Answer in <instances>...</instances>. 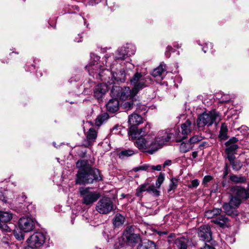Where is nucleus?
<instances>
[{
  "label": "nucleus",
  "mask_w": 249,
  "mask_h": 249,
  "mask_svg": "<svg viewBox=\"0 0 249 249\" xmlns=\"http://www.w3.org/2000/svg\"><path fill=\"white\" fill-rule=\"evenodd\" d=\"M136 138L132 139L136 140L135 145L140 150L143 152H147L150 154H153L159 149H160L163 145L171 140V138L174 135L172 132H168L164 130L160 132L157 136L154 134H150L146 135L150 129V125L147 124L145 127L138 129L136 126Z\"/></svg>",
  "instance_id": "f257e3e1"
},
{
  "label": "nucleus",
  "mask_w": 249,
  "mask_h": 249,
  "mask_svg": "<svg viewBox=\"0 0 249 249\" xmlns=\"http://www.w3.org/2000/svg\"><path fill=\"white\" fill-rule=\"evenodd\" d=\"M92 59L87 69L89 74L94 78L100 79L109 84L114 83L113 79L117 82H123L125 81V74L124 71L121 70L118 73H112L108 69L101 68V65L98 63L100 59L98 56H94Z\"/></svg>",
  "instance_id": "f03ea898"
},
{
  "label": "nucleus",
  "mask_w": 249,
  "mask_h": 249,
  "mask_svg": "<svg viewBox=\"0 0 249 249\" xmlns=\"http://www.w3.org/2000/svg\"><path fill=\"white\" fill-rule=\"evenodd\" d=\"M76 167L79 169L76 175L77 184L92 183L94 180L97 181L102 179L99 170L91 168L87 160H78L76 162Z\"/></svg>",
  "instance_id": "7ed1b4c3"
},
{
  "label": "nucleus",
  "mask_w": 249,
  "mask_h": 249,
  "mask_svg": "<svg viewBox=\"0 0 249 249\" xmlns=\"http://www.w3.org/2000/svg\"><path fill=\"white\" fill-rule=\"evenodd\" d=\"M220 120L219 113L213 110L208 113L204 112L200 115L196 121V124L198 128L203 127L205 125H212L216 120Z\"/></svg>",
  "instance_id": "20e7f679"
},
{
  "label": "nucleus",
  "mask_w": 249,
  "mask_h": 249,
  "mask_svg": "<svg viewBox=\"0 0 249 249\" xmlns=\"http://www.w3.org/2000/svg\"><path fill=\"white\" fill-rule=\"evenodd\" d=\"M149 76H145L141 72H137L130 79V85L133 87V92H138L147 86V79Z\"/></svg>",
  "instance_id": "39448f33"
},
{
  "label": "nucleus",
  "mask_w": 249,
  "mask_h": 249,
  "mask_svg": "<svg viewBox=\"0 0 249 249\" xmlns=\"http://www.w3.org/2000/svg\"><path fill=\"white\" fill-rule=\"evenodd\" d=\"M181 130L178 129L176 131L175 129L166 130L164 131L168 132H172L173 133L172 139L174 137H176L179 140H182L185 139L188 135L191 132L192 129V122L188 119L184 123L181 125Z\"/></svg>",
  "instance_id": "423d86ee"
},
{
  "label": "nucleus",
  "mask_w": 249,
  "mask_h": 249,
  "mask_svg": "<svg viewBox=\"0 0 249 249\" xmlns=\"http://www.w3.org/2000/svg\"><path fill=\"white\" fill-rule=\"evenodd\" d=\"M114 210L112 199L107 197L100 199L96 205V210L100 214H108Z\"/></svg>",
  "instance_id": "0eeeda50"
},
{
  "label": "nucleus",
  "mask_w": 249,
  "mask_h": 249,
  "mask_svg": "<svg viewBox=\"0 0 249 249\" xmlns=\"http://www.w3.org/2000/svg\"><path fill=\"white\" fill-rule=\"evenodd\" d=\"M80 193L82 196V203L86 205H92L100 196L98 193L89 191V188H81Z\"/></svg>",
  "instance_id": "6e6552de"
},
{
  "label": "nucleus",
  "mask_w": 249,
  "mask_h": 249,
  "mask_svg": "<svg viewBox=\"0 0 249 249\" xmlns=\"http://www.w3.org/2000/svg\"><path fill=\"white\" fill-rule=\"evenodd\" d=\"M128 123L130 124L129 127V131L128 134L132 138L137 137V133H136V126L142 123V117L138 114L133 113L128 117Z\"/></svg>",
  "instance_id": "1a4fd4ad"
},
{
  "label": "nucleus",
  "mask_w": 249,
  "mask_h": 249,
  "mask_svg": "<svg viewBox=\"0 0 249 249\" xmlns=\"http://www.w3.org/2000/svg\"><path fill=\"white\" fill-rule=\"evenodd\" d=\"M46 239L45 235L43 233H34L27 239V242L29 247L25 249L40 247L44 243Z\"/></svg>",
  "instance_id": "9d476101"
},
{
  "label": "nucleus",
  "mask_w": 249,
  "mask_h": 249,
  "mask_svg": "<svg viewBox=\"0 0 249 249\" xmlns=\"http://www.w3.org/2000/svg\"><path fill=\"white\" fill-rule=\"evenodd\" d=\"M136 51L135 46L132 44H126L116 51L115 58L116 59L123 60L126 56L134 54Z\"/></svg>",
  "instance_id": "9b49d317"
},
{
  "label": "nucleus",
  "mask_w": 249,
  "mask_h": 249,
  "mask_svg": "<svg viewBox=\"0 0 249 249\" xmlns=\"http://www.w3.org/2000/svg\"><path fill=\"white\" fill-rule=\"evenodd\" d=\"M20 229L24 232H30L33 230L35 227V222L29 217H23L19 220Z\"/></svg>",
  "instance_id": "f8f14e48"
},
{
  "label": "nucleus",
  "mask_w": 249,
  "mask_h": 249,
  "mask_svg": "<svg viewBox=\"0 0 249 249\" xmlns=\"http://www.w3.org/2000/svg\"><path fill=\"white\" fill-rule=\"evenodd\" d=\"M198 235L201 240L205 242H209L212 238V233L210 227L208 225L200 226L198 231Z\"/></svg>",
  "instance_id": "ddd939ff"
},
{
  "label": "nucleus",
  "mask_w": 249,
  "mask_h": 249,
  "mask_svg": "<svg viewBox=\"0 0 249 249\" xmlns=\"http://www.w3.org/2000/svg\"><path fill=\"white\" fill-rule=\"evenodd\" d=\"M231 191L242 201L247 200L249 198V191L245 188L236 186L231 187Z\"/></svg>",
  "instance_id": "4468645a"
},
{
  "label": "nucleus",
  "mask_w": 249,
  "mask_h": 249,
  "mask_svg": "<svg viewBox=\"0 0 249 249\" xmlns=\"http://www.w3.org/2000/svg\"><path fill=\"white\" fill-rule=\"evenodd\" d=\"M138 93L133 92V88L131 89L129 87H125L122 89L120 94V99L123 100L135 99Z\"/></svg>",
  "instance_id": "2eb2a0df"
},
{
  "label": "nucleus",
  "mask_w": 249,
  "mask_h": 249,
  "mask_svg": "<svg viewBox=\"0 0 249 249\" xmlns=\"http://www.w3.org/2000/svg\"><path fill=\"white\" fill-rule=\"evenodd\" d=\"M97 138L96 131L92 129H89L86 135V139L84 142L83 145L85 147H89L92 144Z\"/></svg>",
  "instance_id": "dca6fc26"
},
{
  "label": "nucleus",
  "mask_w": 249,
  "mask_h": 249,
  "mask_svg": "<svg viewBox=\"0 0 249 249\" xmlns=\"http://www.w3.org/2000/svg\"><path fill=\"white\" fill-rule=\"evenodd\" d=\"M107 86L105 84L97 85L94 90V95L98 99L100 100L107 91Z\"/></svg>",
  "instance_id": "f3484780"
},
{
  "label": "nucleus",
  "mask_w": 249,
  "mask_h": 249,
  "mask_svg": "<svg viewBox=\"0 0 249 249\" xmlns=\"http://www.w3.org/2000/svg\"><path fill=\"white\" fill-rule=\"evenodd\" d=\"M238 141V139L235 137H232L231 139H230L225 143V145L226 146L225 152H235L236 150L238 148V146L236 144Z\"/></svg>",
  "instance_id": "a211bd4d"
},
{
  "label": "nucleus",
  "mask_w": 249,
  "mask_h": 249,
  "mask_svg": "<svg viewBox=\"0 0 249 249\" xmlns=\"http://www.w3.org/2000/svg\"><path fill=\"white\" fill-rule=\"evenodd\" d=\"M108 111L114 112L118 110L119 108V103L117 99H110L106 105Z\"/></svg>",
  "instance_id": "6ab92c4d"
},
{
  "label": "nucleus",
  "mask_w": 249,
  "mask_h": 249,
  "mask_svg": "<svg viewBox=\"0 0 249 249\" xmlns=\"http://www.w3.org/2000/svg\"><path fill=\"white\" fill-rule=\"evenodd\" d=\"M139 104V101H137L136 98H135V99H131L123 102L122 104V107L124 109L128 111L132 109L134 106H138Z\"/></svg>",
  "instance_id": "aec40b11"
},
{
  "label": "nucleus",
  "mask_w": 249,
  "mask_h": 249,
  "mask_svg": "<svg viewBox=\"0 0 249 249\" xmlns=\"http://www.w3.org/2000/svg\"><path fill=\"white\" fill-rule=\"evenodd\" d=\"M214 224L218 225L219 227L224 228L227 226L229 219L224 215H219L218 217L212 221Z\"/></svg>",
  "instance_id": "412c9836"
},
{
  "label": "nucleus",
  "mask_w": 249,
  "mask_h": 249,
  "mask_svg": "<svg viewBox=\"0 0 249 249\" xmlns=\"http://www.w3.org/2000/svg\"><path fill=\"white\" fill-rule=\"evenodd\" d=\"M13 217L12 213L9 211H0V221L7 223L10 221Z\"/></svg>",
  "instance_id": "4be33fe9"
},
{
  "label": "nucleus",
  "mask_w": 249,
  "mask_h": 249,
  "mask_svg": "<svg viewBox=\"0 0 249 249\" xmlns=\"http://www.w3.org/2000/svg\"><path fill=\"white\" fill-rule=\"evenodd\" d=\"M165 66L161 64L158 67L155 69L151 73V75L154 77H159L160 79H163V75L165 72Z\"/></svg>",
  "instance_id": "5701e85b"
},
{
  "label": "nucleus",
  "mask_w": 249,
  "mask_h": 249,
  "mask_svg": "<svg viewBox=\"0 0 249 249\" xmlns=\"http://www.w3.org/2000/svg\"><path fill=\"white\" fill-rule=\"evenodd\" d=\"M221 212V209L214 208L206 211L205 213V216L208 218H213L220 215Z\"/></svg>",
  "instance_id": "b1692460"
},
{
  "label": "nucleus",
  "mask_w": 249,
  "mask_h": 249,
  "mask_svg": "<svg viewBox=\"0 0 249 249\" xmlns=\"http://www.w3.org/2000/svg\"><path fill=\"white\" fill-rule=\"evenodd\" d=\"M242 200L236 196L235 194L232 193L230 196L229 203L232 205V207H235L236 208H238L242 202Z\"/></svg>",
  "instance_id": "393cba45"
},
{
  "label": "nucleus",
  "mask_w": 249,
  "mask_h": 249,
  "mask_svg": "<svg viewBox=\"0 0 249 249\" xmlns=\"http://www.w3.org/2000/svg\"><path fill=\"white\" fill-rule=\"evenodd\" d=\"M128 242L131 243H137L140 241V235L135 233H126L125 235Z\"/></svg>",
  "instance_id": "a878e982"
},
{
  "label": "nucleus",
  "mask_w": 249,
  "mask_h": 249,
  "mask_svg": "<svg viewBox=\"0 0 249 249\" xmlns=\"http://www.w3.org/2000/svg\"><path fill=\"white\" fill-rule=\"evenodd\" d=\"M223 208L225 213L229 215L233 214L235 209H236L235 207H232V205L229 202L224 203L223 205Z\"/></svg>",
  "instance_id": "bb28decb"
},
{
  "label": "nucleus",
  "mask_w": 249,
  "mask_h": 249,
  "mask_svg": "<svg viewBox=\"0 0 249 249\" xmlns=\"http://www.w3.org/2000/svg\"><path fill=\"white\" fill-rule=\"evenodd\" d=\"M135 152L132 149L123 150L121 151L118 154L119 157L121 159H124L130 156H132L135 154Z\"/></svg>",
  "instance_id": "cd10ccee"
},
{
  "label": "nucleus",
  "mask_w": 249,
  "mask_h": 249,
  "mask_svg": "<svg viewBox=\"0 0 249 249\" xmlns=\"http://www.w3.org/2000/svg\"><path fill=\"white\" fill-rule=\"evenodd\" d=\"M228 128L227 125L223 123L221 124L219 131V138L222 140H225L227 138Z\"/></svg>",
  "instance_id": "c85d7f7f"
},
{
  "label": "nucleus",
  "mask_w": 249,
  "mask_h": 249,
  "mask_svg": "<svg viewBox=\"0 0 249 249\" xmlns=\"http://www.w3.org/2000/svg\"><path fill=\"white\" fill-rule=\"evenodd\" d=\"M109 118L107 113H103L99 116L96 119L95 124L97 126H100L104 122L106 121Z\"/></svg>",
  "instance_id": "c756f323"
},
{
  "label": "nucleus",
  "mask_w": 249,
  "mask_h": 249,
  "mask_svg": "<svg viewBox=\"0 0 249 249\" xmlns=\"http://www.w3.org/2000/svg\"><path fill=\"white\" fill-rule=\"evenodd\" d=\"M229 177L230 180L235 183H244L246 180V178L243 176H238L235 175H232L230 176Z\"/></svg>",
  "instance_id": "7c9ffc66"
},
{
  "label": "nucleus",
  "mask_w": 249,
  "mask_h": 249,
  "mask_svg": "<svg viewBox=\"0 0 249 249\" xmlns=\"http://www.w3.org/2000/svg\"><path fill=\"white\" fill-rule=\"evenodd\" d=\"M124 218L120 214H117L113 220V224L115 227H119L123 224Z\"/></svg>",
  "instance_id": "2f4dec72"
},
{
  "label": "nucleus",
  "mask_w": 249,
  "mask_h": 249,
  "mask_svg": "<svg viewBox=\"0 0 249 249\" xmlns=\"http://www.w3.org/2000/svg\"><path fill=\"white\" fill-rule=\"evenodd\" d=\"M193 148V145L189 142H183L180 145V151L182 153H186L191 150Z\"/></svg>",
  "instance_id": "473e14b6"
},
{
  "label": "nucleus",
  "mask_w": 249,
  "mask_h": 249,
  "mask_svg": "<svg viewBox=\"0 0 249 249\" xmlns=\"http://www.w3.org/2000/svg\"><path fill=\"white\" fill-rule=\"evenodd\" d=\"M126 130L124 127L121 125L116 124L111 129V133L115 134L123 135L124 131H125Z\"/></svg>",
  "instance_id": "72a5a7b5"
},
{
  "label": "nucleus",
  "mask_w": 249,
  "mask_h": 249,
  "mask_svg": "<svg viewBox=\"0 0 249 249\" xmlns=\"http://www.w3.org/2000/svg\"><path fill=\"white\" fill-rule=\"evenodd\" d=\"M122 88L119 86H113L111 90V95L114 97L120 98V94L122 90Z\"/></svg>",
  "instance_id": "f704fd0d"
},
{
  "label": "nucleus",
  "mask_w": 249,
  "mask_h": 249,
  "mask_svg": "<svg viewBox=\"0 0 249 249\" xmlns=\"http://www.w3.org/2000/svg\"><path fill=\"white\" fill-rule=\"evenodd\" d=\"M143 249H156L155 244L151 241L145 240L142 244Z\"/></svg>",
  "instance_id": "c9c22d12"
},
{
  "label": "nucleus",
  "mask_w": 249,
  "mask_h": 249,
  "mask_svg": "<svg viewBox=\"0 0 249 249\" xmlns=\"http://www.w3.org/2000/svg\"><path fill=\"white\" fill-rule=\"evenodd\" d=\"M175 244L178 249H187V246L184 238H178L175 241Z\"/></svg>",
  "instance_id": "e433bc0d"
},
{
  "label": "nucleus",
  "mask_w": 249,
  "mask_h": 249,
  "mask_svg": "<svg viewBox=\"0 0 249 249\" xmlns=\"http://www.w3.org/2000/svg\"><path fill=\"white\" fill-rule=\"evenodd\" d=\"M147 185L148 184L146 183H144V184L141 185V186H140V187H139L137 189L136 195L137 196H141V194L142 192L146 191H147V189H148V188L147 187Z\"/></svg>",
  "instance_id": "4c0bfd02"
},
{
  "label": "nucleus",
  "mask_w": 249,
  "mask_h": 249,
  "mask_svg": "<svg viewBox=\"0 0 249 249\" xmlns=\"http://www.w3.org/2000/svg\"><path fill=\"white\" fill-rule=\"evenodd\" d=\"M94 85V82L92 81H90L88 84H85V87L83 91V93L86 95L89 94L91 92V90L90 89Z\"/></svg>",
  "instance_id": "58836bf2"
},
{
  "label": "nucleus",
  "mask_w": 249,
  "mask_h": 249,
  "mask_svg": "<svg viewBox=\"0 0 249 249\" xmlns=\"http://www.w3.org/2000/svg\"><path fill=\"white\" fill-rule=\"evenodd\" d=\"M135 172H138L140 171H150V166L148 164H143L138 167H136L133 169Z\"/></svg>",
  "instance_id": "ea45409f"
},
{
  "label": "nucleus",
  "mask_w": 249,
  "mask_h": 249,
  "mask_svg": "<svg viewBox=\"0 0 249 249\" xmlns=\"http://www.w3.org/2000/svg\"><path fill=\"white\" fill-rule=\"evenodd\" d=\"M203 139V137L201 136L196 135L194 137L191 138L189 140V142L192 144V145H194V144L201 141Z\"/></svg>",
  "instance_id": "a19ab883"
},
{
  "label": "nucleus",
  "mask_w": 249,
  "mask_h": 249,
  "mask_svg": "<svg viewBox=\"0 0 249 249\" xmlns=\"http://www.w3.org/2000/svg\"><path fill=\"white\" fill-rule=\"evenodd\" d=\"M231 164L232 165L233 169L236 171L239 170L242 166L241 162L239 160H234L233 162L231 163Z\"/></svg>",
  "instance_id": "79ce46f5"
},
{
  "label": "nucleus",
  "mask_w": 249,
  "mask_h": 249,
  "mask_svg": "<svg viewBox=\"0 0 249 249\" xmlns=\"http://www.w3.org/2000/svg\"><path fill=\"white\" fill-rule=\"evenodd\" d=\"M164 180V175L162 173H160L158 177L157 180L156 182V186L157 188H160L161 184L162 183Z\"/></svg>",
  "instance_id": "37998d69"
},
{
  "label": "nucleus",
  "mask_w": 249,
  "mask_h": 249,
  "mask_svg": "<svg viewBox=\"0 0 249 249\" xmlns=\"http://www.w3.org/2000/svg\"><path fill=\"white\" fill-rule=\"evenodd\" d=\"M14 234L15 238L19 241H21L24 239V234L21 231H15Z\"/></svg>",
  "instance_id": "c03bdc74"
},
{
  "label": "nucleus",
  "mask_w": 249,
  "mask_h": 249,
  "mask_svg": "<svg viewBox=\"0 0 249 249\" xmlns=\"http://www.w3.org/2000/svg\"><path fill=\"white\" fill-rule=\"evenodd\" d=\"M226 153L227 154V158L229 160L230 163L233 162L235 160V157L234 156L235 152H226Z\"/></svg>",
  "instance_id": "a18cd8bd"
},
{
  "label": "nucleus",
  "mask_w": 249,
  "mask_h": 249,
  "mask_svg": "<svg viewBox=\"0 0 249 249\" xmlns=\"http://www.w3.org/2000/svg\"><path fill=\"white\" fill-rule=\"evenodd\" d=\"M199 182L198 179H194L191 181L190 185H188L189 188H196L199 185Z\"/></svg>",
  "instance_id": "49530a36"
},
{
  "label": "nucleus",
  "mask_w": 249,
  "mask_h": 249,
  "mask_svg": "<svg viewBox=\"0 0 249 249\" xmlns=\"http://www.w3.org/2000/svg\"><path fill=\"white\" fill-rule=\"evenodd\" d=\"M231 98L230 95H224L222 97L221 99L219 101V103H225L228 102L230 100Z\"/></svg>",
  "instance_id": "de8ad7c7"
},
{
  "label": "nucleus",
  "mask_w": 249,
  "mask_h": 249,
  "mask_svg": "<svg viewBox=\"0 0 249 249\" xmlns=\"http://www.w3.org/2000/svg\"><path fill=\"white\" fill-rule=\"evenodd\" d=\"M9 199L5 198V196H3L2 193L0 192V200L3 201V202L5 203H11V201H10L8 200Z\"/></svg>",
  "instance_id": "09e8293b"
},
{
  "label": "nucleus",
  "mask_w": 249,
  "mask_h": 249,
  "mask_svg": "<svg viewBox=\"0 0 249 249\" xmlns=\"http://www.w3.org/2000/svg\"><path fill=\"white\" fill-rule=\"evenodd\" d=\"M147 192H152L153 193L156 194H159V191L156 189H155V187L153 186H149V187H148Z\"/></svg>",
  "instance_id": "8fccbe9b"
},
{
  "label": "nucleus",
  "mask_w": 249,
  "mask_h": 249,
  "mask_svg": "<svg viewBox=\"0 0 249 249\" xmlns=\"http://www.w3.org/2000/svg\"><path fill=\"white\" fill-rule=\"evenodd\" d=\"M177 184L173 181V179H172L171 180V183H170V186H169L170 188L168 190V191L169 192L172 190L175 189L177 187Z\"/></svg>",
  "instance_id": "3c124183"
},
{
  "label": "nucleus",
  "mask_w": 249,
  "mask_h": 249,
  "mask_svg": "<svg viewBox=\"0 0 249 249\" xmlns=\"http://www.w3.org/2000/svg\"><path fill=\"white\" fill-rule=\"evenodd\" d=\"M150 169L160 171L161 170V166L160 165L150 166Z\"/></svg>",
  "instance_id": "603ef678"
},
{
  "label": "nucleus",
  "mask_w": 249,
  "mask_h": 249,
  "mask_svg": "<svg viewBox=\"0 0 249 249\" xmlns=\"http://www.w3.org/2000/svg\"><path fill=\"white\" fill-rule=\"evenodd\" d=\"M172 50H173V48L171 46H168L167 47L166 49V52L165 53L167 57H169L170 56V54L169 53V52L170 51H172Z\"/></svg>",
  "instance_id": "864d4df0"
},
{
  "label": "nucleus",
  "mask_w": 249,
  "mask_h": 249,
  "mask_svg": "<svg viewBox=\"0 0 249 249\" xmlns=\"http://www.w3.org/2000/svg\"><path fill=\"white\" fill-rule=\"evenodd\" d=\"M212 179V178L211 176H206L203 178V183L206 184L208 182H209Z\"/></svg>",
  "instance_id": "5fc2aeb1"
},
{
  "label": "nucleus",
  "mask_w": 249,
  "mask_h": 249,
  "mask_svg": "<svg viewBox=\"0 0 249 249\" xmlns=\"http://www.w3.org/2000/svg\"><path fill=\"white\" fill-rule=\"evenodd\" d=\"M0 229H1L2 231H10V230L9 229L8 226L6 224H2L1 226L0 227Z\"/></svg>",
  "instance_id": "6e6d98bb"
},
{
  "label": "nucleus",
  "mask_w": 249,
  "mask_h": 249,
  "mask_svg": "<svg viewBox=\"0 0 249 249\" xmlns=\"http://www.w3.org/2000/svg\"><path fill=\"white\" fill-rule=\"evenodd\" d=\"M200 249H215L213 247L205 244V246L201 248Z\"/></svg>",
  "instance_id": "4d7b16f0"
},
{
  "label": "nucleus",
  "mask_w": 249,
  "mask_h": 249,
  "mask_svg": "<svg viewBox=\"0 0 249 249\" xmlns=\"http://www.w3.org/2000/svg\"><path fill=\"white\" fill-rule=\"evenodd\" d=\"M82 38V36H81V35H78L77 37H76L75 38L74 40H75V41H76L77 42H80L82 41L81 40Z\"/></svg>",
  "instance_id": "13d9d810"
},
{
  "label": "nucleus",
  "mask_w": 249,
  "mask_h": 249,
  "mask_svg": "<svg viewBox=\"0 0 249 249\" xmlns=\"http://www.w3.org/2000/svg\"><path fill=\"white\" fill-rule=\"evenodd\" d=\"M171 163V160H167L163 163V166L165 167L166 166L170 165Z\"/></svg>",
  "instance_id": "bf43d9fd"
},
{
  "label": "nucleus",
  "mask_w": 249,
  "mask_h": 249,
  "mask_svg": "<svg viewBox=\"0 0 249 249\" xmlns=\"http://www.w3.org/2000/svg\"><path fill=\"white\" fill-rule=\"evenodd\" d=\"M182 44H179L178 43L175 42L174 44V47H176L177 48H180L181 47Z\"/></svg>",
  "instance_id": "052dcab7"
},
{
  "label": "nucleus",
  "mask_w": 249,
  "mask_h": 249,
  "mask_svg": "<svg viewBox=\"0 0 249 249\" xmlns=\"http://www.w3.org/2000/svg\"><path fill=\"white\" fill-rule=\"evenodd\" d=\"M206 145H208V143L206 142H203L200 143V144L199 145V147L200 148H203Z\"/></svg>",
  "instance_id": "680f3d73"
},
{
  "label": "nucleus",
  "mask_w": 249,
  "mask_h": 249,
  "mask_svg": "<svg viewBox=\"0 0 249 249\" xmlns=\"http://www.w3.org/2000/svg\"><path fill=\"white\" fill-rule=\"evenodd\" d=\"M175 237V234H171L169 236H168V241L169 242H171L172 241V239L174 238Z\"/></svg>",
  "instance_id": "e2e57ef3"
},
{
  "label": "nucleus",
  "mask_w": 249,
  "mask_h": 249,
  "mask_svg": "<svg viewBox=\"0 0 249 249\" xmlns=\"http://www.w3.org/2000/svg\"><path fill=\"white\" fill-rule=\"evenodd\" d=\"M158 233L159 235L162 236L163 235L167 234V231H158Z\"/></svg>",
  "instance_id": "0e129e2a"
},
{
  "label": "nucleus",
  "mask_w": 249,
  "mask_h": 249,
  "mask_svg": "<svg viewBox=\"0 0 249 249\" xmlns=\"http://www.w3.org/2000/svg\"><path fill=\"white\" fill-rule=\"evenodd\" d=\"M192 155L193 158H196L197 156V153L196 152H193Z\"/></svg>",
  "instance_id": "69168bd1"
},
{
  "label": "nucleus",
  "mask_w": 249,
  "mask_h": 249,
  "mask_svg": "<svg viewBox=\"0 0 249 249\" xmlns=\"http://www.w3.org/2000/svg\"><path fill=\"white\" fill-rule=\"evenodd\" d=\"M227 168H228L227 164H225V168L226 169V171H225V173H224V176H227L228 175V174L227 171Z\"/></svg>",
  "instance_id": "338daca9"
},
{
  "label": "nucleus",
  "mask_w": 249,
  "mask_h": 249,
  "mask_svg": "<svg viewBox=\"0 0 249 249\" xmlns=\"http://www.w3.org/2000/svg\"><path fill=\"white\" fill-rule=\"evenodd\" d=\"M82 18L84 20L85 25L87 27H88L89 25L87 23L86 19H85L83 17H82Z\"/></svg>",
  "instance_id": "774afa93"
}]
</instances>
